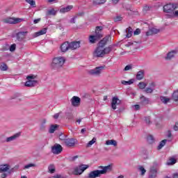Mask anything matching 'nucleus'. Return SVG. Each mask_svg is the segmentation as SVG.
Masks as SVG:
<instances>
[{
	"mask_svg": "<svg viewBox=\"0 0 178 178\" xmlns=\"http://www.w3.org/2000/svg\"><path fill=\"white\" fill-rule=\"evenodd\" d=\"M98 169L102 170H95L90 172L88 175V178L101 177L102 175H106L108 172H111V170H112V166L109 165L106 166L100 165L98 167Z\"/></svg>",
	"mask_w": 178,
	"mask_h": 178,
	"instance_id": "1",
	"label": "nucleus"
},
{
	"mask_svg": "<svg viewBox=\"0 0 178 178\" xmlns=\"http://www.w3.org/2000/svg\"><path fill=\"white\" fill-rule=\"evenodd\" d=\"M113 47H115V44L109 45L107 47H102L101 46H98L95 51H94V56L96 58H104L106 55L111 54L112 52V49H113Z\"/></svg>",
	"mask_w": 178,
	"mask_h": 178,
	"instance_id": "2",
	"label": "nucleus"
},
{
	"mask_svg": "<svg viewBox=\"0 0 178 178\" xmlns=\"http://www.w3.org/2000/svg\"><path fill=\"white\" fill-rule=\"evenodd\" d=\"M65 62H66V59L64 57L59 56L53 58L51 67L54 69V70H58V69H60L65 65Z\"/></svg>",
	"mask_w": 178,
	"mask_h": 178,
	"instance_id": "3",
	"label": "nucleus"
},
{
	"mask_svg": "<svg viewBox=\"0 0 178 178\" xmlns=\"http://www.w3.org/2000/svg\"><path fill=\"white\" fill-rule=\"evenodd\" d=\"M102 26H97L95 29V34L89 36V42L90 44H95L100 38H102Z\"/></svg>",
	"mask_w": 178,
	"mask_h": 178,
	"instance_id": "4",
	"label": "nucleus"
},
{
	"mask_svg": "<svg viewBox=\"0 0 178 178\" xmlns=\"http://www.w3.org/2000/svg\"><path fill=\"white\" fill-rule=\"evenodd\" d=\"M176 9H178L177 3H170L163 6V11L165 13H174Z\"/></svg>",
	"mask_w": 178,
	"mask_h": 178,
	"instance_id": "5",
	"label": "nucleus"
},
{
	"mask_svg": "<svg viewBox=\"0 0 178 178\" xmlns=\"http://www.w3.org/2000/svg\"><path fill=\"white\" fill-rule=\"evenodd\" d=\"M86 169H88V165L81 164L77 167H75L72 173L73 175H75V176H79L82 175L84 170H86Z\"/></svg>",
	"mask_w": 178,
	"mask_h": 178,
	"instance_id": "6",
	"label": "nucleus"
},
{
	"mask_svg": "<svg viewBox=\"0 0 178 178\" xmlns=\"http://www.w3.org/2000/svg\"><path fill=\"white\" fill-rule=\"evenodd\" d=\"M104 69H105V66L97 67L93 70H88V74H90V76H100Z\"/></svg>",
	"mask_w": 178,
	"mask_h": 178,
	"instance_id": "7",
	"label": "nucleus"
},
{
	"mask_svg": "<svg viewBox=\"0 0 178 178\" xmlns=\"http://www.w3.org/2000/svg\"><path fill=\"white\" fill-rule=\"evenodd\" d=\"M23 19L22 18H12L8 17L6 18L3 20V23H7L8 24H17V23H21V22H23Z\"/></svg>",
	"mask_w": 178,
	"mask_h": 178,
	"instance_id": "8",
	"label": "nucleus"
},
{
	"mask_svg": "<svg viewBox=\"0 0 178 178\" xmlns=\"http://www.w3.org/2000/svg\"><path fill=\"white\" fill-rule=\"evenodd\" d=\"M63 151V147H62V145L58 143L54 144V145L51 147V152L55 155H59V154H60V152Z\"/></svg>",
	"mask_w": 178,
	"mask_h": 178,
	"instance_id": "9",
	"label": "nucleus"
},
{
	"mask_svg": "<svg viewBox=\"0 0 178 178\" xmlns=\"http://www.w3.org/2000/svg\"><path fill=\"white\" fill-rule=\"evenodd\" d=\"M27 34H29V31H19L17 33L16 38L17 41H19V42H22V41H24V40H26Z\"/></svg>",
	"mask_w": 178,
	"mask_h": 178,
	"instance_id": "10",
	"label": "nucleus"
},
{
	"mask_svg": "<svg viewBox=\"0 0 178 178\" xmlns=\"http://www.w3.org/2000/svg\"><path fill=\"white\" fill-rule=\"evenodd\" d=\"M70 102L72 105V106H80V104L81 102V99L77 96H74L72 98L70 99Z\"/></svg>",
	"mask_w": 178,
	"mask_h": 178,
	"instance_id": "11",
	"label": "nucleus"
},
{
	"mask_svg": "<svg viewBox=\"0 0 178 178\" xmlns=\"http://www.w3.org/2000/svg\"><path fill=\"white\" fill-rule=\"evenodd\" d=\"M122 100L119 99L118 97H113L111 101V108L113 111L116 110V105H120Z\"/></svg>",
	"mask_w": 178,
	"mask_h": 178,
	"instance_id": "12",
	"label": "nucleus"
},
{
	"mask_svg": "<svg viewBox=\"0 0 178 178\" xmlns=\"http://www.w3.org/2000/svg\"><path fill=\"white\" fill-rule=\"evenodd\" d=\"M63 143L66 147H74V145H76V139L67 138Z\"/></svg>",
	"mask_w": 178,
	"mask_h": 178,
	"instance_id": "13",
	"label": "nucleus"
},
{
	"mask_svg": "<svg viewBox=\"0 0 178 178\" xmlns=\"http://www.w3.org/2000/svg\"><path fill=\"white\" fill-rule=\"evenodd\" d=\"M69 43H70V49H71V51H74V49H77V48H80V41H74Z\"/></svg>",
	"mask_w": 178,
	"mask_h": 178,
	"instance_id": "14",
	"label": "nucleus"
},
{
	"mask_svg": "<svg viewBox=\"0 0 178 178\" xmlns=\"http://www.w3.org/2000/svg\"><path fill=\"white\" fill-rule=\"evenodd\" d=\"M111 40V35H107L104 37L102 40L99 42V47H102L103 48H105V45H106L108 41Z\"/></svg>",
	"mask_w": 178,
	"mask_h": 178,
	"instance_id": "15",
	"label": "nucleus"
},
{
	"mask_svg": "<svg viewBox=\"0 0 178 178\" xmlns=\"http://www.w3.org/2000/svg\"><path fill=\"white\" fill-rule=\"evenodd\" d=\"M38 84V81L27 79L25 82V87H35Z\"/></svg>",
	"mask_w": 178,
	"mask_h": 178,
	"instance_id": "16",
	"label": "nucleus"
},
{
	"mask_svg": "<svg viewBox=\"0 0 178 178\" xmlns=\"http://www.w3.org/2000/svg\"><path fill=\"white\" fill-rule=\"evenodd\" d=\"M20 136H21V134L20 132H19L11 136L7 137V143H12V141H15V140H17V138H19Z\"/></svg>",
	"mask_w": 178,
	"mask_h": 178,
	"instance_id": "17",
	"label": "nucleus"
},
{
	"mask_svg": "<svg viewBox=\"0 0 178 178\" xmlns=\"http://www.w3.org/2000/svg\"><path fill=\"white\" fill-rule=\"evenodd\" d=\"M47 28H44L42 30L33 33V38H37V37H40V35H44V34H47Z\"/></svg>",
	"mask_w": 178,
	"mask_h": 178,
	"instance_id": "18",
	"label": "nucleus"
},
{
	"mask_svg": "<svg viewBox=\"0 0 178 178\" xmlns=\"http://www.w3.org/2000/svg\"><path fill=\"white\" fill-rule=\"evenodd\" d=\"M47 28H44L42 30L33 33V38H37V37H40V35H44V34H47Z\"/></svg>",
	"mask_w": 178,
	"mask_h": 178,
	"instance_id": "19",
	"label": "nucleus"
},
{
	"mask_svg": "<svg viewBox=\"0 0 178 178\" xmlns=\"http://www.w3.org/2000/svg\"><path fill=\"white\" fill-rule=\"evenodd\" d=\"M60 49L63 52H66L70 49V44L69 42H65L63 43L60 46Z\"/></svg>",
	"mask_w": 178,
	"mask_h": 178,
	"instance_id": "20",
	"label": "nucleus"
},
{
	"mask_svg": "<svg viewBox=\"0 0 178 178\" xmlns=\"http://www.w3.org/2000/svg\"><path fill=\"white\" fill-rule=\"evenodd\" d=\"M177 54V51L172 50L167 54V56L165 57V59L167 60H170V59H173L175 56Z\"/></svg>",
	"mask_w": 178,
	"mask_h": 178,
	"instance_id": "21",
	"label": "nucleus"
},
{
	"mask_svg": "<svg viewBox=\"0 0 178 178\" xmlns=\"http://www.w3.org/2000/svg\"><path fill=\"white\" fill-rule=\"evenodd\" d=\"M73 9V6H67L66 7L62 8L59 10L60 13H67Z\"/></svg>",
	"mask_w": 178,
	"mask_h": 178,
	"instance_id": "22",
	"label": "nucleus"
},
{
	"mask_svg": "<svg viewBox=\"0 0 178 178\" xmlns=\"http://www.w3.org/2000/svg\"><path fill=\"white\" fill-rule=\"evenodd\" d=\"M159 30L155 28L150 29L147 32H146V35H154V34H158Z\"/></svg>",
	"mask_w": 178,
	"mask_h": 178,
	"instance_id": "23",
	"label": "nucleus"
},
{
	"mask_svg": "<svg viewBox=\"0 0 178 178\" xmlns=\"http://www.w3.org/2000/svg\"><path fill=\"white\" fill-rule=\"evenodd\" d=\"M10 169V166L8 164L1 165L0 166V173H3V172H8Z\"/></svg>",
	"mask_w": 178,
	"mask_h": 178,
	"instance_id": "24",
	"label": "nucleus"
},
{
	"mask_svg": "<svg viewBox=\"0 0 178 178\" xmlns=\"http://www.w3.org/2000/svg\"><path fill=\"white\" fill-rule=\"evenodd\" d=\"M58 127H59V125H58V124L51 125L49 129V133L50 134H54V133H55V131H56V130H58Z\"/></svg>",
	"mask_w": 178,
	"mask_h": 178,
	"instance_id": "25",
	"label": "nucleus"
},
{
	"mask_svg": "<svg viewBox=\"0 0 178 178\" xmlns=\"http://www.w3.org/2000/svg\"><path fill=\"white\" fill-rule=\"evenodd\" d=\"M144 74H145V72L144 70L138 72L136 74V79L143 80L144 79Z\"/></svg>",
	"mask_w": 178,
	"mask_h": 178,
	"instance_id": "26",
	"label": "nucleus"
},
{
	"mask_svg": "<svg viewBox=\"0 0 178 178\" xmlns=\"http://www.w3.org/2000/svg\"><path fill=\"white\" fill-rule=\"evenodd\" d=\"M156 168H150V174L149 175V178H155L156 177Z\"/></svg>",
	"mask_w": 178,
	"mask_h": 178,
	"instance_id": "27",
	"label": "nucleus"
},
{
	"mask_svg": "<svg viewBox=\"0 0 178 178\" xmlns=\"http://www.w3.org/2000/svg\"><path fill=\"white\" fill-rule=\"evenodd\" d=\"M106 145H113V147H118V142L115 140H108L106 141Z\"/></svg>",
	"mask_w": 178,
	"mask_h": 178,
	"instance_id": "28",
	"label": "nucleus"
},
{
	"mask_svg": "<svg viewBox=\"0 0 178 178\" xmlns=\"http://www.w3.org/2000/svg\"><path fill=\"white\" fill-rule=\"evenodd\" d=\"M140 102L143 104V105H148V104H149V99L143 95L140 97Z\"/></svg>",
	"mask_w": 178,
	"mask_h": 178,
	"instance_id": "29",
	"label": "nucleus"
},
{
	"mask_svg": "<svg viewBox=\"0 0 178 178\" xmlns=\"http://www.w3.org/2000/svg\"><path fill=\"white\" fill-rule=\"evenodd\" d=\"M126 33H127V35L126 37L127 38H130V37H131V35H133V29H131V27H129L126 29Z\"/></svg>",
	"mask_w": 178,
	"mask_h": 178,
	"instance_id": "30",
	"label": "nucleus"
},
{
	"mask_svg": "<svg viewBox=\"0 0 178 178\" xmlns=\"http://www.w3.org/2000/svg\"><path fill=\"white\" fill-rule=\"evenodd\" d=\"M160 99L161 102H163V104H164L165 105H166L168 102L170 101V98H168L167 97H165V96H161Z\"/></svg>",
	"mask_w": 178,
	"mask_h": 178,
	"instance_id": "31",
	"label": "nucleus"
},
{
	"mask_svg": "<svg viewBox=\"0 0 178 178\" xmlns=\"http://www.w3.org/2000/svg\"><path fill=\"white\" fill-rule=\"evenodd\" d=\"M93 5H102V3H105L106 0H92Z\"/></svg>",
	"mask_w": 178,
	"mask_h": 178,
	"instance_id": "32",
	"label": "nucleus"
},
{
	"mask_svg": "<svg viewBox=\"0 0 178 178\" xmlns=\"http://www.w3.org/2000/svg\"><path fill=\"white\" fill-rule=\"evenodd\" d=\"M0 70L1 72H6V70H8V65L5 63H1L0 65Z\"/></svg>",
	"mask_w": 178,
	"mask_h": 178,
	"instance_id": "33",
	"label": "nucleus"
},
{
	"mask_svg": "<svg viewBox=\"0 0 178 178\" xmlns=\"http://www.w3.org/2000/svg\"><path fill=\"white\" fill-rule=\"evenodd\" d=\"M166 141H168V140L164 139L162 141L160 142L157 149H161V148H163V147H165V145H166Z\"/></svg>",
	"mask_w": 178,
	"mask_h": 178,
	"instance_id": "34",
	"label": "nucleus"
},
{
	"mask_svg": "<svg viewBox=\"0 0 178 178\" xmlns=\"http://www.w3.org/2000/svg\"><path fill=\"white\" fill-rule=\"evenodd\" d=\"M172 99L175 102H177L178 101V90L174 91L172 95Z\"/></svg>",
	"mask_w": 178,
	"mask_h": 178,
	"instance_id": "35",
	"label": "nucleus"
},
{
	"mask_svg": "<svg viewBox=\"0 0 178 178\" xmlns=\"http://www.w3.org/2000/svg\"><path fill=\"white\" fill-rule=\"evenodd\" d=\"M121 83L124 86H130L134 83V79H130L129 81H122Z\"/></svg>",
	"mask_w": 178,
	"mask_h": 178,
	"instance_id": "36",
	"label": "nucleus"
},
{
	"mask_svg": "<svg viewBox=\"0 0 178 178\" xmlns=\"http://www.w3.org/2000/svg\"><path fill=\"white\" fill-rule=\"evenodd\" d=\"M0 143H1L2 144L7 143V137L6 136L2 134L0 136Z\"/></svg>",
	"mask_w": 178,
	"mask_h": 178,
	"instance_id": "37",
	"label": "nucleus"
},
{
	"mask_svg": "<svg viewBox=\"0 0 178 178\" xmlns=\"http://www.w3.org/2000/svg\"><path fill=\"white\" fill-rule=\"evenodd\" d=\"M138 86L140 90H145V87H147V83L144 82H140Z\"/></svg>",
	"mask_w": 178,
	"mask_h": 178,
	"instance_id": "38",
	"label": "nucleus"
},
{
	"mask_svg": "<svg viewBox=\"0 0 178 178\" xmlns=\"http://www.w3.org/2000/svg\"><path fill=\"white\" fill-rule=\"evenodd\" d=\"M138 170H140V172H141L142 176H144V175H145V172H147V170H145V168H144V167H143V165H140L138 167Z\"/></svg>",
	"mask_w": 178,
	"mask_h": 178,
	"instance_id": "39",
	"label": "nucleus"
},
{
	"mask_svg": "<svg viewBox=\"0 0 178 178\" xmlns=\"http://www.w3.org/2000/svg\"><path fill=\"white\" fill-rule=\"evenodd\" d=\"M95 143H97V138H93L91 140L88 142V143L87 144V147H91V145H92V144H95Z\"/></svg>",
	"mask_w": 178,
	"mask_h": 178,
	"instance_id": "40",
	"label": "nucleus"
},
{
	"mask_svg": "<svg viewBox=\"0 0 178 178\" xmlns=\"http://www.w3.org/2000/svg\"><path fill=\"white\" fill-rule=\"evenodd\" d=\"M144 92H146V94H152V92H154V89L148 87L145 89Z\"/></svg>",
	"mask_w": 178,
	"mask_h": 178,
	"instance_id": "41",
	"label": "nucleus"
},
{
	"mask_svg": "<svg viewBox=\"0 0 178 178\" xmlns=\"http://www.w3.org/2000/svg\"><path fill=\"white\" fill-rule=\"evenodd\" d=\"M175 163H176V159L175 158L170 159L167 162V165H175Z\"/></svg>",
	"mask_w": 178,
	"mask_h": 178,
	"instance_id": "42",
	"label": "nucleus"
},
{
	"mask_svg": "<svg viewBox=\"0 0 178 178\" xmlns=\"http://www.w3.org/2000/svg\"><path fill=\"white\" fill-rule=\"evenodd\" d=\"M151 8L152 7L150 6L145 5L144 7H143V11L145 13L151 10Z\"/></svg>",
	"mask_w": 178,
	"mask_h": 178,
	"instance_id": "43",
	"label": "nucleus"
},
{
	"mask_svg": "<svg viewBox=\"0 0 178 178\" xmlns=\"http://www.w3.org/2000/svg\"><path fill=\"white\" fill-rule=\"evenodd\" d=\"M66 135L61 134L59 135V140H60V141H63V143H65V140L67 139L66 138Z\"/></svg>",
	"mask_w": 178,
	"mask_h": 178,
	"instance_id": "44",
	"label": "nucleus"
},
{
	"mask_svg": "<svg viewBox=\"0 0 178 178\" xmlns=\"http://www.w3.org/2000/svg\"><path fill=\"white\" fill-rule=\"evenodd\" d=\"M27 3H29L31 6L35 8V1L34 0H25Z\"/></svg>",
	"mask_w": 178,
	"mask_h": 178,
	"instance_id": "45",
	"label": "nucleus"
},
{
	"mask_svg": "<svg viewBox=\"0 0 178 178\" xmlns=\"http://www.w3.org/2000/svg\"><path fill=\"white\" fill-rule=\"evenodd\" d=\"M131 69H133V65L131 64H129L124 67V71L127 72L129 70H131Z\"/></svg>",
	"mask_w": 178,
	"mask_h": 178,
	"instance_id": "46",
	"label": "nucleus"
},
{
	"mask_svg": "<svg viewBox=\"0 0 178 178\" xmlns=\"http://www.w3.org/2000/svg\"><path fill=\"white\" fill-rule=\"evenodd\" d=\"M147 141L149 144H152V143H154V136H152V135L147 136Z\"/></svg>",
	"mask_w": 178,
	"mask_h": 178,
	"instance_id": "47",
	"label": "nucleus"
},
{
	"mask_svg": "<svg viewBox=\"0 0 178 178\" xmlns=\"http://www.w3.org/2000/svg\"><path fill=\"white\" fill-rule=\"evenodd\" d=\"M47 15H52L53 16H55V15H56V11H55L54 9L49 10L47 12Z\"/></svg>",
	"mask_w": 178,
	"mask_h": 178,
	"instance_id": "48",
	"label": "nucleus"
},
{
	"mask_svg": "<svg viewBox=\"0 0 178 178\" xmlns=\"http://www.w3.org/2000/svg\"><path fill=\"white\" fill-rule=\"evenodd\" d=\"M48 170L50 173H55V168L54 167V165H50L48 168Z\"/></svg>",
	"mask_w": 178,
	"mask_h": 178,
	"instance_id": "49",
	"label": "nucleus"
},
{
	"mask_svg": "<svg viewBox=\"0 0 178 178\" xmlns=\"http://www.w3.org/2000/svg\"><path fill=\"white\" fill-rule=\"evenodd\" d=\"M145 122L147 123V124H151V117H145Z\"/></svg>",
	"mask_w": 178,
	"mask_h": 178,
	"instance_id": "50",
	"label": "nucleus"
},
{
	"mask_svg": "<svg viewBox=\"0 0 178 178\" xmlns=\"http://www.w3.org/2000/svg\"><path fill=\"white\" fill-rule=\"evenodd\" d=\"M149 88H152L153 90H155V87H156V83L155 82H151L149 84Z\"/></svg>",
	"mask_w": 178,
	"mask_h": 178,
	"instance_id": "51",
	"label": "nucleus"
},
{
	"mask_svg": "<svg viewBox=\"0 0 178 178\" xmlns=\"http://www.w3.org/2000/svg\"><path fill=\"white\" fill-rule=\"evenodd\" d=\"M16 49V44H13L10 47V52H13Z\"/></svg>",
	"mask_w": 178,
	"mask_h": 178,
	"instance_id": "52",
	"label": "nucleus"
},
{
	"mask_svg": "<svg viewBox=\"0 0 178 178\" xmlns=\"http://www.w3.org/2000/svg\"><path fill=\"white\" fill-rule=\"evenodd\" d=\"M34 166H35V164L30 163V164L26 165L24 166V169H29V168H33Z\"/></svg>",
	"mask_w": 178,
	"mask_h": 178,
	"instance_id": "53",
	"label": "nucleus"
},
{
	"mask_svg": "<svg viewBox=\"0 0 178 178\" xmlns=\"http://www.w3.org/2000/svg\"><path fill=\"white\" fill-rule=\"evenodd\" d=\"M35 79V75H29L26 76V80H34Z\"/></svg>",
	"mask_w": 178,
	"mask_h": 178,
	"instance_id": "54",
	"label": "nucleus"
},
{
	"mask_svg": "<svg viewBox=\"0 0 178 178\" xmlns=\"http://www.w3.org/2000/svg\"><path fill=\"white\" fill-rule=\"evenodd\" d=\"M141 33V30L140 29H137L136 31H134V35H138Z\"/></svg>",
	"mask_w": 178,
	"mask_h": 178,
	"instance_id": "55",
	"label": "nucleus"
},
{
	"mask_svg": "<svg viewBox=\"0 0 178 178\" xmlns=\"http://www.w3.org/2000/svg\"><path fill=\"white\" fill-rule=\"evenodd\" d=\"M158 162L157 161H154L153 162V165L151 168H154V169H156V168H158Z\"/></svg>",
	"mask_w": 178,
	"mask_h": 178,
	"instance_id": "56",
	"label": "nucleus"
},
{
	"mask_svg": "<svg viewBox=\"0 0 178 178\" xmlns=\"http://www.w3.org/2000/svg\"><path fill=\"white\" fill-rule=\"evenodd\" d=\"M132 106H133V108H135V111H140V105L136 104Z\"/></svg>",
	"mask_w": 178,
	"mask_h": 178,
	"instance_id": "57",
	"label": "nucleus"
},
{
	"mask_svg": "<svg viewBox=\"0 0 178 178\" xmlns=\"http://www.w3.org/2000/svg\"><path fill=\"white\" fill-rule=\"evenodd\" d=\"M122 20V17L118 16L115 18V22H120Z\"/></svg>",
	"mask_w": 178,
	"mask_h": 178,
	"instance_id": "58",
	"label": "nucleus"
},
{
	"mask_svg": "<svg viewBox=\"0 0 178 178\" xmlns=\"http://www.w3.org/2000/svg\"><path fill=\"white\" fill-rule=\"evenodd\" d=\"M76 19H77V17H74L73 18H72L70 20V23H72V24L76 23Z\"/></svg>",
	"mask_w": 178,
	"mask_h": 178,
	"instance_id": "59",
	"label": "nucleus"
},
{
	"mask_svg": "<svg viewBox=\"0 0 178 178\" xmlns=\"http://www.w3.org/2000/svg\"><path fill=\"white\" fill-rule=\"evenodd\" d=\"M40 22H41V18L36 19L33 20L34 24H37V23H40Z\"/></svg>",
	"mask_w": 178,
	"mask_h": 178,
	"instance_id": "60",
	"label": "nucleus"
},
{
	"mask_svg": "<svg viewBox=\"0 0 178 178\" xmlns=\"http://www.w3.org/2000/svg\"><path fill=\"white\" fill-rule=\"evenodd\" d=\"M174 130L175 131H178V123H176L175 125L174 126Z\"/></svg>",
	"mask_w": 178,
	"mask_h": 178,
	"instance_id": "61",
	"label": "nucleus"
},
{
	"mask_svg": "<svg viewBox=\"0 0 178 178\" xmlns=\"http://www.w3.org/2000/svg\"><path fill=\"white\" fill-rule=\"evenodd\" d=\"M167 137H168V138H170V137H172V131H168Z\"/></svg>",
	"mask_w": 178,
	"mask_h": 178,
	"instance_id": "62",
	"label": "nucleus"
},
{
	"mask_svg": "<svg viewBox=\"0 0 178 178\" xmlns=\"http://www.w3.org/2000/svg\"><path fill=\"white\" fill-rule=\"evenodd\" d=\"M7 177H8V175L6 173H3L1 174V178H6Z\"/></svg>",
	"mask_w": 178,
	"mask_h": 178,
	"instance_id": "63",
	"label": "nucleus"
},
{
	"mask_svg": "<svg viewBox=\"0 0 178 178\" xmlns=\"http://www.w3.org/2000/svg\"><path fill=\"white\" fill-rule=\"evenodd\" d=\"M172 178H178V174L177 173L174 174Z\"/></svg>",
	"mask_w": 178,
	"mask_h": 178,
	"instance_id": "64",
	"label": "nucleus"
}]
</instances>
